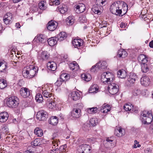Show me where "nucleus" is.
Segmentation results:
<instances>
[{"instance_id":"nucleus-17","label":"nucleus","mask_w":153,"mask_h":153,"mask_svg":"<svg viewBox=\"0 0 153 153\" xmlns=\"http://www.w3.org/2000/svg\"><path fill=\"white\" fill-rule=\"evenodd\" d=\"M12 18V14L11 13H7L3 17V21L6 25L9 24L11 22Z\"/></svg>"},{"instance_id":"nucleus-33","label":"nucleus","mask_w":153,"mask_h":153,"mask_svg":"<svg viewBox=\"0 0 153 153\" xmlns=\"http://www.w3.org/2000/svg\"><path fill=\"white\" fill-rule=\"evenodd\" d=\"M102 7V6H100L99 5H97L95 4L93 6V7L91 8V10L95 14L100 15L101 14V12L100 10L101 9V8Z\"/></svg>"},{"instance_id":"nucleus-18","label":"nucleus","mask_w":153,"mask_h":153,"mask_svg":"<svg viewBox=\"0 0 153 153\" xmlns=\"http://www.w3.org/2000/svg\"><path fill=\"white\" fill-rule=\"evenodd\" d=\"M57 25L55 24L54 21L51 20L49 21L47 25V27L48 30L50 31H53L57 27Z\"/></svg>"},{"instance_id":"nucleus-29","label":"nucleus","mask_w":153,"mask_h":153,"mask_svg":"<svg viewBox=\"0 0 153 153\" xmlns=\"http://www.w3.org/2000/svg\"><path fill=\"white\" fill-rule=\"evenodd\" d=\"M57 41H62L66 39L67 34L65 32H62L58 34L56 36Z\"/></svg>"},{"instance_id":"nucleus-64","label":"nucleus","mask_w":153,"mask_h":153,"mask_svg":"<svg viewBox=\"0 0 153 153\" xmlns=\"http://www.w3.org/2000/svg\"><path fill=\"white\" fill-rule=\"evenodd\" d=\"M24 84V82L23 79H20L18 80L17 85L20 87L22 86Z\"/></svg>"},{"instance_id":"nucleus-26","label":"nucleus","mask_w":153,"mask_h":153,"mask_svg":"<svg viewBox=\"0 0 153 153\" xmlns=\"http://www.w3.org/2000/svg\"><path fill=\"white\" fill-rule=\"evenodd\" d=\"M59 77L65 82V84L66 81L70 79V76L68 74L64 73V72L62 71Z\"/></svg>"},{"instance_id":"nucleus-61","label":"nucleus","mask_w":153,"mask_h":153,"mask_svg":"<svg viewBox=\"0 0 153 153\" xmlns=\"http://www.w3.org/2000/svg\"><path fill=\"white\" fill-rule=\"evenodd\" d=\"M79 20L81 22H85L86 21V17L84 15L81 16L79 18Z\"/></svg>"},{"instance_id":"nucleus-32","label":"nucleus","mask_w":153,"mask_h":153,"mask_svg":"<svg viewBox=\"0 0 153 153\" xmlns=\"http://www.w3.org/2000/svg\"><path fill=\"white\" fill-rule=\"evenodd\" d=\"M7 67V63L4 61H0V72H4L6 71Z\"/></svg>"},{"instance_id":"nucleus-55","label":"nucleus","mask_w":153,"mask_h":153,"mask_svg":"<svg viewBox=\"0 0 153 153\" xmlns=\"http://www.w3.org/2000/svg\"><path fill=\"white\" fill-rule=\"evenodd\" d=\"M107 73H103L101 75V80L102 82L104 83H107L108 82L107 81H106L107 79L106 77V75L107 74Z\"/></svg>"},{"instance_id":"nucleus-39","label":"nucleus","mask_w":153,"mask_h":153,"mask_svg":"<svg viewBox=\"0 0 153 153\" xmlns=\"http://www.w3.org/2000/svg\"><path fill=\"white\" fill-rule=\"evenodd\" d=\"M7 86V81L3 79H0V88L3 89Z\"/></svg>"},{"instance_id":"nucleus-10","label":"nucleus","mask_w":153,"mask_h":153,"mask_svg":"<svg viewBox=\"0 0 153 153\" xmlns=\"http://www.w3.org/2000/svg\"><path fill=\"white\" fill-rule=\"evenodd\" d=\"M74 9L78 13L84 12L85 9V5L83 3H79L77 5H76L74 7Z\"/></svg>"},{"instance_id":"nucleus-63","label":"nucleus","mask_w":153,"mask_h":153,"mask_svg":"<svg viewBox=\"0 0 153 153\" xmlns=\"http://www.w3.org/2000/svg\"><path fill=\"white\" fill-rule=\"evenodd\" d=\"M58 150V148H56V147L52 146V149L50 150L51 153H56V151Z\"/></svg>"},{"instance_id":"nucleus-60","label":"nucleus","mask_w":153,"mask_h":153,"mask_svg":"<svg viewBox=\"0 0 153 153\" xmlns=\"http://www.w3.org/2000/svg\"><path fill=\"white\" fill-rule=\"evenodd\" d=\"M107 22L103 20L102 21L101 23H100V26L102 28L103 27H106L107 25Z\"/></svg>"},{"instance_id":"nucleus-52","label":"nucleus","mask_w":153,"mask_h":153,"mask_svg":"<svg viewBox=\"0 0 153 153\" xmlns=\"http://www.w3.org/2000/svg\"><path fill=\"white\" fill-rule=\"evenodd\" d=\"M63 83H65V82L59 77V78L57 79L54 84L57 87H59Z\"/></svg>"},{"instance_id":"nucleus-48","label":"nucleus","mask_w":153,"mask_h":153,"mask_svg":"<svg viewBox=\"0 0 153 153\" xmlns=\"http://www.w3.org/2000/svg\"><path fill=\"white\" fill-rule=\"evenodd\" d=\"M133 107V105L130 104V103L129 104H125L123 106V109L126 111H129L130 112L131 110V108L132 107Z\"/></svg>"},{"instance_id":"nucleus-22","label":"nucleus","mask_w":153,"mask_h":153,"mask_svg":"<svg viewBox=\"0 0 153 153\" xmlns=\"http://www.w3.org/2000/svg\"><path fill=\"white\" fill-rule=\"evenodd\" d=\"M48 123L53 126H56L58 123L59 119L56 116H52L48 120Z\"/></svg>"},{"instance_id":"nucleus-54","label":"nucleus","mask_w":153,"mask_h":153,"mask_svg":"<svg viewBox=\"0 0 153 153\" xmlns=\"http://www.w3.org/2000/svg\"><path fill=\"white\" fill-rule=\"evenodd\" d=\"M39 8L38 6L33 5L30 7V10L32 12L34 13L37 11Z\"/></svg>"},{"instance_id":"nucleus-9","label":"nucleus","mask_w":153,"mask_h":153,"mask_svg":"<svg viewBox=\"0 0 153 153\" xmlns=\"http://www.w3.org/2000/svg\"><path fill=\"white\" fill-rule=\"evenodd\" d=\"M30 90L27 88L22 87L20 90V93L22 96L24 98L29 97L30 95Z\"/></svg>"},{"instance_id":"nucleus-11","label":"nucleus","mask_w":153,"mask_h":153,"mask_svg":"<svg viewBox=\"0 0 153 153\" xmlns=\"http://www.w3.org/2000/svg\"><path fill=\"white\" fill-rule=\"evenodd\" d=\"M57 10L61 14H64L67 13L70 10L68 6L66 4H62L60 5L57 8Z\"/></svg>"},{"instance_id":"nucleus-43","label":"nucleus","mask_w":153,"mask_h":153,"mask_svg":"<svg viewBox=\"0 0 153 153\" xmlns=\"http://www.w3.org/2000/svg\"><path fill=\"white\" fill-rule=\"evenodd\" d=\"M42 94L43 95V98L45 99V98H50L52 95V93L48 92L46 90H45L44 91H42Z\"/></svg>"},{"instance_id":"nucleus-45","label":"nucleus","mask_w":153,"mask_h":153,"mask_svg":"<svg viewBox=\"0 0 153 153\" xmlns=\"http://www.w3.org/2000/svg\"><path fill=\"white\" fill-rule=\"evenodd\" d=\"M97 65V63L92 66V68L90 69V71L91 73L97 72L100 70V68L98 65Z\"/></svg>"},{"instance_id":"nucleus-36","label":"nucleus","mask_w":153,"mask_h":153,"mask_svg":"<svg viewBox=\"0 0 153 153\" xmlns=\"http://www.w3.org/2000/svg\"><path fill=\"white\" fill-rule=\"evenodd\" d=\"M35 99L36 101L38 103H42L44 100H45L41 94L40 93L37 94L36 95Z\"/></svg>"},{"instance_id":"nucleus-27","label":"nucleus","mask_w":153,"mask_h":153,"mask_svg":"<svg viewBox=\"0 0 153 153\" xmlns=\"http://www.w3.org/2000/svg\"><path fill=\"white\" fill-rule=\"evenodd\" d=\"M127 53L126 51L124 49L121 48L118 51L117 56L119 58H124L127 56Z\"/></svg>"},{"instance_id":"nucleus-37","label":"nucleus","mask_w":153,"mask_h":153,"mask_svg":"<svg viewBox=\"0 0 153 153\" xmlns=\"http://www.w3.org/2000/svg\"><path fill=\"white\" fill-rule=\"evenodd\" d=\"M99 89L98 87L97 84H94L92 85L89 88V92L90 93H96Z\"/></svg>"},{"instance_id":"nucleus-6","label":"nucleus","mask_w":153,"mask_h":153,"mask_svg":"<svg viewBox=\"0 0 153 153\" xmlns=\"http://www.w3.org/2000/svg\"><path fill=\"white\" fill-rule=\"evenodd\" d=\"M46 104L47 107L53 110H57L58 107H57L56 102L53 100L52 98L48 99L46 101Z\"/></svg>"},{"instance_id":"nucleus-57","label":"nucleus","mask_w":153,"mask_h":153,"mask_svg":"<svg viewBox=\"0 0 153 153\" xmlns=\"http://www.w3.org/2000/svg\"><path fill=\"white\" fill-rule=\"evenodd\" d=\"M131 109L130 112L131 113H134V114H137L138 112V108L137 106L133 105V107H132Z\"/></svg>"},{"instance_id":"nucleus-5","label":"nucleus","mask_w":153,"mask_h":153,"mask_svg":"<svg viewBox=\"0 0 153 153\" xmlns=\"http://www.w3.org/2000/svg\"><path fill=\"white\" fill-rule=\"evenodd\" d=\"M48 113L44 111H40L37 112L36 115V119L40 121H45L48 117Z\"/></svg>"},{"instance_id":"nucleus-58","label":"nucleus","mask_w":153,"mask_h":153,"mask_svg":"<svg viewBox=\"0 0 153 153\" xmlns=\"http://www.w3.org/2000/svg\"><path fill=\"white\" fill-rule=\"evenodd\" d=\"M103 73H107V74H105L106 77L107 79L106 81L108 82L110 81V80L111 79L110 76H113V75L112 74V73L109 72H104Z\"/></svg>"},{"instance_id":"nucleus-14","label":"nucleus","mask_w":153,"mask_h":153,"mask_svg":"<svg viewBox=\"0 0 153 153\" xmlns=\"http://www.w3.org/2000/svg\"><path fill=\"white\" fill-rule=\"evenodd\" d=\"M141 84L145 86H149L150 84V79L149 77L146 76H144L140 79Z\"/></svg>"},{"instance_id":"nucleus-59","label":"nucleus","mask_w":153,"mask_h":153,"mask_svg":"<svg viewBox=\"0 0 153 153\" xmlns=\"http://www.w3.org/2000/svg\"><path fill=\"white\" fill-rule=\"evenodd\" d=\"M128 7L127 4H123L122 10V11H123L124 12L123 13V14L121 15V16H122L124 15L126 13Z\"/></svg>"},{"instance_id":"nucleus-25","label":"nucleus","mask_w":153,"mask_h":153,"mask_svg":"<svg viewBox=\"0 0 153 153\" xmlns=\"http://www.w3.org/2000/svg\"><path fill=\"white\" fill-rule=\"evenodd\" d=\"M48 69L52 71H55L56 69L57 65L54 62H49L47 64Z\"/></svg>"},{"instance_id":"nucleus-50","label":"nucleus","mask_w":153,"mask_h":153,"mask_svg":"<svg viewBox=\"0 0 153 153\" xmlns=\"http://www.w3.org/2000/svg\"><path fill=\"white\" fill-rule=\"evenodd\" d=\"M90 124L88 123L84 124L82 126V129L85 131H88L90 129Z\"/></svg>"},{"instance_id":"nucleus-51","label":"nucleus","mask_w":153,"mask_h":153,"mask_svg":"<svg viewBox=\"0 0 153 153\" xmlns=\"http://www.w3.org/2000/svg\"><path fill=\"white\" fill-rule=\"evenodd\" d=\"M31 144L32 145L34 146H39L41 144L39 140L38 139H35L34 140L32 141Z\"/></svg>"},{"instance_id":"nucleus-1","label":"nucleus","mask_w":153,"mask_h":153,"mask_svg":"<svg viewBox=\"0 0 153 153\" xmlns=\"http://www.w3.org/2000/svg\"><path fill=\"white\" fill-rule=\"evenodd\" d=\"M39 68L34 65H29L23 69L22 74L23 76L27 79H32L36 76Z\"/></svg>"},{"instance_id":"nucleus-49","label":"nucleus","mask_w":153,"mask_h":153,"mask_svg":"<svg viewBox=\"0 0 153 153\" xmlns=\"http://www.w3.org/2000/svg\"><path fill=\"white\" fill-rule=\"evenodd\" d=\"M1 130L4 133H7L9 132V128L7 125H3L1 127Z\"/></svg>"},{"instance_id":"nucleus-4","label":"nucleus","mask_w":153,"mask_h":153,"mask_svg":"<svg viewBox=\"0 0 153 153\" xmlns=\"http://www.w3.org/2000/svg\"><path fill=\"white\" fill-rule=\"evenodd\" d=\"M108 90L109 93L112 95L116 94L119 91V86L116 84L111 82L109 83Z\"/></svg>"},{"instance_id":"nucleus-62","label":"nucleus","mask_w":153,"mask_h":153,"mask_svg":"<svg viewBox=\"0 0 153 153\" xmlns=\"http://www.w3.org/2000/svg\"><path fill=\"white\" fill-rule=\"evenodd\" d=\"M110 109H107L105 107H102L101 109V112L103 113H106L110 111Z\"/></svg>"},{"instance_id":"nucleus-20","label":"nucleus","mask_w":153,"mask_h":153,"mask_svg":"<svg viewBox=\"0 0 153 153\" xmlns=\"http://www.w3.org/2000/svg\"><path fill=\"white\" fill-rule=\"evenodd\" d=\"M125 130L121 127H119L115 129L114 134L117 136L121 137L124 135Z\"/></svg>"},{"instance_id":"nucleus-53","label":"nucleus","mask_w":153,"mask_h":153,"mask_svg":"<svg viewBox=\"0 0 153 153\" xmlns=\"http://www.w3.org/2000/svg\"><path fill=\"white\" fill-rule=\"evenodd\" d=\"M132 93L133 95L136 96L141 94V91L138 88H135L134 89Z\"/></svg>"},{"instance_id":"nucleus-44","label":"nucleus","mask_w":153,"mask_h":153,"mask_svg":"<svg viewBox=\"0 0 153 153\" xmlns=\"http://www.w3.org/2000/svg\"><path fill=\"white\" fill-rule=\"evenodd\" d=\"M46 3L45 1H41L39 3L38 7L40 10H44L46 9L47 7L45 6Z\"/></svg>"},{"instance_id":"nucleus-28","label":"nucleus","mask_w":153,"mask_h":153,"mask_svg":"<svg viewBox=\"0 0 153 153\" xmlns=\"http://www.w3.org/2000/svg\"><path fill=\"white\" fill-rule=\"evenodd\" d=\"M81 77L82 80L86 82L89 81L91 79V75L88 73L82 74L81 75Z\"/></svg>"},{"instance_id":"nucleus-47","label":"nucleus","mask_w":153,"mask_h":153,"mask_svg":"<svg viewBox=\"0 0 153 153\" xmlns=\"http://www.w3.org/2000/svg\"><path fill=\"white\" fill-rule=\"evenodd\" d=\"M88 112L90 114L95 113L98 111V108L97 107H92L87 109Z\"/></svg>"},{"instance_id":"nucleus-40","label":"nucleus","mask_w":153,"mask_h":153,"mask_svg":"<svg viewBox=\"0 0 153 153\" xmlns=\"http://www.w3.org/2000/svg\"><path fill=\"white\" fill-rule=\"evenodd\" d=\"M35 134L37 135V136L41 137L43 135L42 130L39 128L37 127L34 130Z\"/></svg>"},{"instance_id":"nucleus-30","label":"nucleus","mask_w":153,"mask_h":153,"mask_svg":"<svg viewBox=\"0 0 153 153\" xmlns=\"http://www.w3.org/2000/svg\"><path fill=\"white\" fill-rule=\"evenodd\" d=\"M70 69L72 71H77L79 68L78 64L76 61H74L73 62L70 63L68 64Z\"/></svg>"},{"instance_id":"nucleus-38","label":"nucleus","mask_w":153,"mask_h":153,"mask_svg":"<svg viewBox=\"0 0 153 153\" xmlns=\"http://www.w3.org/2000/svg\"><path fill=\"white\" fill-rule=\"evenodd\" d=\"M117 75L118 77L123 79L126 78V72L124 71L123 69H122V70H119L118 71Z\"/></svg>"},{"instance_id":"nucleus-46","label":"nucleus","mask_w":153,"mask_h":153,"mask_svg":"<svg viewBox=\"0 0 153 153\" xmlns=\"http://www.w3.org/2000/svg\"><path fill=\"white\" fill-rule=\"evenodd\" d=\"M67 147L66 144L61 146L59 149H58V150L59 151V153H65L66 152Z\"/></svg>"},{"instance_id":"nucleus-13","label":"nucleus","mask_w":153,"mask_h":153,"mask_svg":"<svg viewBox=\"0 0 153 153\" xmlns=\"http://www.w3.org/2000/svg\"><path fill=\"white\" fill-rule=\"evenodd\" d=\"M137 60L140 64L147 63L148 61V58L144 54H140L138 57Z\"/></svg>"},{"instance_id":"nucleus-23","label":"nucleus","mask_w":153,"mask_h":153,"mask_svg":"<svg viewBox=\"0 0 153 153\" xmlns=\"http://www.w3.org/2000/svg\"><path fill=\"white\" fill-rule=\"evenodd\" d=\"M81 97L80 94L77 91H73L71 93V97L74 101L79 100Z\"/></svg>"},{"instance_id":"nucleus-42","label":"nucleus","mask_w":153,"mask_h":153,"mask_svg":"<svg viewBox=\"0 0 153 153\" xmlns=\"http://www.w3.org/2000/svg\"><path fill=\"white\" fill-rule=\"evenodd\" d=\"M141 69L143 73H146L149 70L148 66L147 63H144L141 64Z\"/></svg>"},{"instance_id":"nucleus-8","label":"nucleus","mask_w":153,"mask_h":153,"mask_svg":"<svg viewBox=\"0 0 153 153\" xmlns=\"http://www.w3.org/2000/svg\"><path fill=\"white\" fill-rule=\"evenodd\" d=\"M47 39L45 35L43 34H39L35 37L33 41L37 43H44Z\"/></svg>"},{"instance_id":"nucleus-7","label":"nucleus","mask_w":153,"mask_h":153,"mask_svg":"<svg viewBox=\"0 0 153 153\" xmlns=\"http://www.w3.org/2000/svg\"><path fill=\"white\" fill-rule=\"evenodd\" d=\"M79 148L82 150V153H91L92 147L90 145L87 144H83L80 145Z\"/></svg>"},{"instance_id":"nucleus-21","label":"nucleus","mask_w":153,"mask_h":153,"mask_svg":"<svg viewBox=\"0 0 153 153\" xmlns=\"http://www.w3.org/2000/svg\"><path fill=\"white\" fill-rule=\"evenodd\" d=\"M38 57L39 59L41 60H46L49 58L50 54L47 51H42L40 54H39Z\"/></svg>"},{"instance_id":"nucleus-15","label":"nucleus","mask_w":153,"mask_h":153,"mask_svg":"<svg viewBox=\"0 0 153 153\" xmlns=\"http://www.w3.org/2000/svg\"><path fill=\"white\" fill-rule=\"evenodd\" d=\"M81 110L78 108H74L71 112V114L74 118H78L81 115Z\"/></svg>"},{"instance_id":"nucleus-16","label":"nucleus","mask_w":153,"mask_h":153,"mask_svg":"<svg viewBox=\"0 0 153 153\" xmlns=\"http://www.w3.org/2000/svg\"><path fill=\"white\" fill-rule=\"evenodd\" d=\"M83 40L81 39H74L72 41V43L75 48L78 49L80 48V47L82 44Z\"/></svg>"},{"instance_id":"nucleus-31","label":"nucleus","mask_w":153,"mask_h":153,"mask_svg":"<svg viewBox=\"0 0 153 153\" xmlns=\"http://www.w3.org/2000/svg\"><path fill=\"white\" fill-rule=\"evenodd\" d=\"M57 37L54 36L51 37L48 40L47 39L48 45L51 46H53L57 43V40H56Z\"/></svg>"},{"instance_id":"nucleus-41","label":"nucleus","mask_w":153,"mask_h":153,"mask_svg":"<svg viewBox=\"0 0 153 153\" xmlns=\"http://www.w3.org/2000/svg\"><path fill=\"white\" fill-rule=\"evenodd\" d=\"M90 123L92 126H95L98 124V120L96 118H92L90 120Z\"/></svg>"},{"instance_id":"nucleus-34","label":"nucleus","mask_w":153,"mask_h":153,"mask_svg":"<svg viewBox=\"0 0 153 153\" xmlns=\"http://www.w3.org/2000/svg\"><path fill=\"white\" fill-rule=\"evenodd\" d=\"M97 65H98L100 68V70H102L106 68L107 64L105 61H100L97 63Z\"/></svg>"},{"instance_id":"nucleus-12","label":"nucleus","mask_w":153,"mask_h":153,"mask_svg":"<svg viewBox=\"0 0 153 153\" xmlns=\"http://www.w3.org/2000/svg\"><path fill=\"white\" fill-rule=\"evenodd\" d=\"M137 79V76L135 74L133 73H131L130 74L129 77L127 79L126 83L130 85L131 84L134 83Z\"/></svg>"},{"instance_id":"nucleus-3","label":"nucleus","mask_w":153,"mask_h":153,"mask_svg":"<svg viewBox=\"0 0 153 153\" xmlns=\"http://www.w3.org/2000/svg\"><path fill=\"white\" fill-rule=\"evenodd\" d=\"M143 117L141 118L142 123L144 124H149L152 121L153 117L152 114L148 111H144L141 113Z\"/></svg>"},{"instance_id":"nucleus-24","label":"nucleus","mask_w":153,"mask_h":153,"mask_svg":"<svg viewBox=\"0 0 153 153\" xmlns=\"http://www.w3.org/2000/svg\"><path fill=\"white\" fill-rule=\"evenodd\" d=\"M8 113L6 111L2 112L0 113V121L1 122H6L9 117Z\"/></svg>"},{"instance_id":"nucleus-19","label":"nucleus","mask_w":153,"mask_h":153,"mask_svg":"<svg viewBox=\"0 0 153 153\" xmlns=\"http://www.w3.org/2000/svg\"><path fill=\"white\" fill-rule=\"evenodd\" d=\"M106 141L108 144H109L111 147L113 148L116 146V143L114 137H107L106 138Z\"/></svg>"},{"instance_id":"nucleus-2","label":"nucleus","mask_w":153,"mask_h":153,"mask_svg":"<svg viewBox=\"0 0 153 153\" xmlns=\"http://www.w3.org/2000/svg\"><path fill=\"white\" fill-rule=\"evenodd\" d=\"M19 103V100L16 96H13L7 98L6 104L7 107L10 108H15Z\"/></svg>"},{"instance_id":"nucleus-35","label":"nucleus","mask_w":153,"mask_h":153,"mask_svg":"<svg viewBox=\"0 0 153 153\" xmlns=\"http://www.w3.org/2000/svg\"><path fill=\"white\" fill-rule=\"evenodd\" d=\"M75 21V18L73 16H70L66 19V22L68 25H71L74 24Z\"/></svg>"},{"instance_id":"nucleus-56","label":"nucleus","mask_w":153,"mask_h":153,"mask_svg":"<svg viewBox=\"0 0 153 153\" xmlns=\"http://www.w3.org/2000/svg\"><path fill=\"white\" fill-rule=\"evenodd\" d=\"M106 1V0H96V4L102 6V5H103L104 3Z\"/></svg>"}]
</instances>
